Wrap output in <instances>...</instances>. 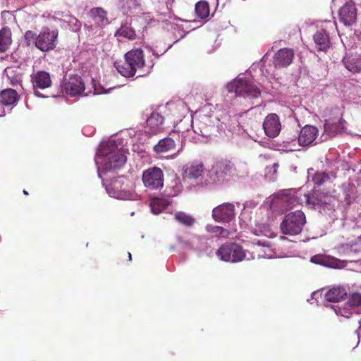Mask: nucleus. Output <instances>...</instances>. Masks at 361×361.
Here are the masks:
<instances>
[{
  "instance_id": "1",
  "label": "nucleus",
  "mask_w": 361,
  "mask_h": 361,
  "mask_svg": "<svg viewBox=\"0 0 361 361\" xmlns=\"http://www.w3.org/2000/svg\"><path fill=\"white\" fill-rule=\"evenodd\" d=\"M290 200V205L305 202L310 207L315 208L317 207L319 209H326L327 211L334 210L336 202L335 197L315 189L310 194H306L302 191V189H300L293 194Z\"/></svg>"
},
{
  "instance_id": "2",
  "label": "nucleus",
  "mask_w": 361,
  "mask_h": 361,
  "mask_svg": "<svg viewBox=\"0 0 361 361\" xmlns=\"http://www.w3.org/2000/svg\"><path fill=\"white\" fill-rule=\"evenodd\" d=\"M305 223V214L301 210H296L285 216L280 228L285 235H296L301 233Z\"/></svg>"
},
{
  "instance_id": "3",
  "label": "nucleus",
  "mask_w": 361,
  "mask_h": 361,
  "mask_svg": "<svg viewBox=\"0 0 361 361\" xmlns=\"http://www.w3.org/2000/svg\"><path fill=\"white\" fill-rule=\"evenodd\" d=\"M229 92H234L235 96H240L249 99L258 98L261 91L258 87L249 80L238 78L227 86Z\"/></svg>"
},
{
  "instance_id": "4",
  "label": "nucleus",
  "mask_w": 361,
  "mask_h": 361,
  "mask_svg": "<svg viewBox=\"0 0 361 361\" xmlns=\"http://www.w3.org/2000/svg\"><path fill=\"white\" fill-rule=\"evenodd\" d=\"M238 168V169L231 160L228 159H221L215 162L212 166V171L216 174L218 178H224L227 176L236 177L247 176L248 172L245 165H240Z\"/></svg>"
},
{
  "instance_id": "5",
  "label": "nucleus",
  "mask_w": 361,
  "mask_h": 361,
  "mask_svg": "<svg viewBox=\"0 0 361 361\" xmlns=\"http://www.w3.org/2000/svg\"><path fill=\"white\" fill-rule=\"evenodd\" d=\"M216 255L227 262L236 263L243 261L246 257L245 251L243 247L235 243H226L216 251Z\"/></svg>"
},
{
  "instance_id": "6",
  "label": "nucleus",
  "mask_w": 361,
  "mask_h": 361,
  "mask_svg": "<svg viewBox=\"0 0 361 361\" xmlns=\"http://www.w3.org/2000/svg\"><path fill=\"white\" fill-rule=\"evenodd\" d=\"M144 185L150 190L161 189L164 186V173L157 166L150 167L142 173Z\"/></svg>"
},
{
  "instance_id": "7",
  "label": "nucleus",
  "mask_w": 361,
  "mask_h": 361,
  "mask_svg": "<svg viewBox=\"0 0 361 361\" xmlns=\"http://www.w3.org/2000/svg\"><path fill=\"white\" fill-rule=\"evenodd\" d=\"M57 37V30H50L47 29L38 35L36 41V47L44 52L52 50L56 47Z\"/></svg>"
},
{
  "instance_id": "8",
  "label": "nucleus",
  "mask_w": 361,
  "mask_h": 361,
  "mask_svg": "<svg viewBox=\"0 0 361 361\" xmlns=\"http://www.w3.org/2000/svg\"><path fill=\"white\" fill-rule=\"evenodd\" d=\"M31 82L35 94L38 97H44L37 89H47L51 86L50 74L44 71H39L31 75Z\"/></svg>"
},
{
  "instance_id": "9",
  "label": "nucleus",
  "mask_w": 361,
  "mask_h": 361,
  "mask_svg": "<svg viewBox=\"0 0 361 361\" xmlns=\"http://www.w3.org/2000/svg\"><path fill=\"white\" fill-rule=\"evenodd\" d=\"M328 25L332 27L331 21L322 23L313 36L315 48L318 51H326L330 47V38L326 30Z\"/></svg>"
},
{
  "instance_id": "10",
  "label": "nucleus",
  "mask_w": 361,
  "mask_h": 361,
  "mask_svg": "<svg viewBox=\"0 0 361 361\" xmlns=\"http://www.w3.org/2000/svg\"><path fill=\"white\" fill-rule=\"evenodd\" d=\"M63 90L67 94L75 97L80 95L85 90V84L79 75H71L63 84Z\"/></svg>"
},
{
  "instance_id": "11",
  "label": "nucleus",
  "mask_w": 361,
  "mask_h": 361,
  "mask_svg": "<svg viewBox=\"0 0 361 361\" xmlns=\"http://www.w3.org/2000/svg\"><path fill=\"white\" fill-rule=\"evenodd\" d=\"M234 216V206L231 203H224L219 205L212 211V217L218 222H229Z\"/></svg>"
},
{
  "instance_id": "12",
  "label": "nucleus",
  "mask_w": 361,
  "mask_h": 361,
  "mask_svg": "<svg viewBox=\"0 0 361 361\" xmlns=\"http://www.w3.org/2000/svg\"><path fill=\"white\" fill-rule=\"evenodd\" d=\"M263 128L265 134L269 137H276L281 130L279 116L276 114H269L264 118Z\"/></svg>"
},
{
  "instance_id": "13",
  "label": "nucleus",
  "mask_w": 361,
  "mask_h": 361,
  "mask_svg": "<svg viewBox=\"0 0 361 361\" xmlns=\"http://www.w3.org/2000/svg\"><path fill=\"white\" fill-rule=\"evenodd\" d=\"M357 9L355 4L350 1L345 4L338 11L339 20L345 25H351L356 22Z\"/></svg>"
},
{
  "instance_id": "14",
  "label": "nucleus",
  "mask_w": 361,
  "mask_h": 361,
  "mask_svg": "<svg viewBox=\"0 0 361 361\" xmlns=\"http://www.w3.org/2000/svg\"><path fill=\"white\" fill-rule=\"evenodd\" d=\"M294 56L292 49H280L274 56L273 64L276 68H286L292 63Z\"/></svg>"
},
{
  "instance_id": "15",
  "label": "nucleus",
  "mask_w": 361,
  "mask_h": 361,
  "mask_svg": "<svg viewBox=\"0 0 361 361\" xmlns=\"http://www.w3.org/2000/svg\"><path fill=\"white\" fill-rule=\"evenodd\" d=\"M88 16L93 23L92 26H94L96 28H104L109 24L107 11L102 7L91 8L88 12Z\"/></svg>"
},
{
  "instance_id": "16",
  "label": "nucleus",
  "mask_w": 361,
  "mask_h": 361,
  "mask_svg": "<svg viewBox=\"0 0 361 361\" xmlns=\"http://www.w3.org/2000/svg\"><path fill=\"white\" fill-rule=\"evenodd\" d=\"M164 122V116L157 111H153L147 119L146 133L154 135L162 130Z\"/></svg>"
},
{
  "instance_id": "17",
  "label": "nucleus",
  "mask_w": 361,
  "mask_h": 361,
  "mask_svg": "<svg viewBox=\"0 0 361 361\" xmlns=\"http://www.w3.org/2000/svg\"><path fill=\"white\" fill-rule=\"evenodd\" d=\"M318 136V130L313 126L306 125L300 130L298 136V143L300 146L311 145Z\"/></svg>"
},
{
  "instance_id": "18",
  "label": "nucleus",
  "mask_w": 361,
  "mask_h": 361,
  "mask_svg": "<svg viewBox=\"0 0 361 361\" xmlns=\"http://www.w3.org/2000/svg\"><path fill=\"white\" fill-rule=\"evenodd\" d=\"M129 181L124 177H118L111 183L112 190L116 198L124 199L130 196Z\"/></svg>"
},
{
  "instance_id": "19",
  "label": "nucleus",
  "mask_w": 361,
  "mask_h": 361,
  "mask_svg": "<svg viewBox=\"0 0 361 361\" xmlns=\"http://www.w3.org/2000/svg\"><path fill=\"white\" fill-rule=\"evenodd\" d=\"M124 59L132 63L133 67L135 68L136 71L142 68L145 65L144 52L140 48L128 51L124 55Z\"/></svg>"
},
{
  "instance_id": "20",
  "label": "nucleus",
  "mask_w": 361,
  "mask_h": 361,
  "mask_svg": "<svg viewBox=\"0 0 361 361\" xmlns=\"http://www.w3.org/2000/svg\"><path fill=\"white\" fill-rule=\"evenodd\" d=\"M176 148L175 140L170 136L161 139L153 147V151L158 155L163 157L165 154L174 151Z\"/></svg>"
},
{
  "instance_id": "21",
  "label": "nucleus",
  "mask_w": 361,
  "mask_h": 361,
  "mask_svg": "<svg viewBox=\"0 0 361 361\" xmlns=\"http://www.w3.org/2000/svg\"><path fill=\"white\" fill-rule=\"evenodd\" d=\"M204 172V166L202 162L193 161L185 169V176L188 180H197Z\"/></svg>"
},
{
  "instance_id": "22",
  "label": "nucleus",
  "mask_w": 361,
  "mask_h": 361,
  "mask_svg": "<svg viewBox=\"0 0 361 361\" xmlns=\"http://www.w3.org/2000/svg\"><path fill=\"white\" fill-rule=\"evenodd\" d=\"M126 162V157L120 152L111 153L108 157L105 163V169L107 170H115L122 167Z\"/></svg>"
},
{
  "instance_id": "23",
  "label": "nucleus",
  "mask_w": 361,
  "mask_h": 361,
  "mask_svg": "<svg viewBox=\"0 0 361 361\" xmlns=\"http://www.w3.org/2000/svg\"><path fill=\"white\" fill-rule=\"evenodd\" d=\"M343 63L346 69L353 73L361 71V56L357 54H347L343 59Z\"/></svg>"
},
{
  "instance_id": "24",
  "label": "nucleus",
  "mask_w": 361,
  "mask_h": 361,
  "mask_svg": "<svg viewBox=\"0 0 361 361\" xmlns=\"http://www.w3.org/2000/svg\"><path fill=\"white\" fill-rule=\"evenodd\" d=\"M12 33L8 27L0 30V53H4L9 49L12 44Z\"/></svg>"
},
{
  "instance_id": "25",
  "label": "nucleus",
  "mask_w": 361,
  "mask_h": 361,
  "mask_svg": "<svg viewBox=\"0 0 361 361\" xmlns=\"http://www.w3.org/2000/svg\"><path fill=\"white\" fill-rule=\"evenodd\" d=\"M114 66L118 72L126 78H130L135 75V68L128 60L115 62Z\"/></svg>"
},
{
  "instance_id": "26",
  "label": "nucleus",
  "mask_w": 361,
  "mask_h": 361,
  "mask_svg": "<svg viewBox=\"0 0 361 361\" xmlns=\"http://www.w3.org/2000/svg\"><path fill=\"white\" fill-rule=\"evenodd\" d=\"M347 295L346 290L343 287H334L326 292L324 297L327 301L338 302Z\"/></svg>"
},
{
  "instance_id": "27",
  "label": "nucleus",
  "mask_w": 361,
  "mask_h": 361,
  "mask_svg": "<svg viewBox=\"0 0 361 361\" xmlns=\"http://www.w3.org/2000/svg\"><path fill=\"white\" fill-rule=\"evenodd\" d=\"M18 100V94L15 90L8 88L0 92V102L6 106L12 105Z\"/></svg>"
},
{
  "instance_id": "28",
  "label": "nucleus",
  "mask_w": 361,
  "mask_h": 361,
  "mask_svg": "<svg viewBox=\"0 0 361 361\" xmlns=\"http://www.w3.org/2000/svg\"><path fill=\"white\" fill-rule=\"evenodd\" d=\"M191 250L203 252L207 249V242L204 237L195 235L191 241L185 243Z\"/></svg>"
},
{
  "instance_id": "29",
  "label": "nucleus",
  "mask_w": 361,
  "mask_h": 361,
  "mask_svg": "<svg viewBox=\"0 0 361 361\" xmlns=\"http://www.w3.org/2000/svg\"><path fill=\"white\" fill-rule=\"evenodd\" d=\"M195 11L196 16L200 19H204L209 16V5L207 1H200L195 4Z\"/></svg>"
},
{
  "instance_id": "30",
  "label": "nucleus",
  "mask_w": 361,
  "mask_h": 361,
  "mask_svg": "<svg viewBox=\"0 0 361 361\" xmlns=\"http://www.w3.org/2000/svg\"><path fill=\"white\" fill-rule=\"evenodd\" d=\"M174 218L176 221L187 227L192 226L195 223V219L192 216L183 212L176 213Z\"/></svg>"
},
{
  "instance_id": "31",
  "label": "nucleus",
  "mask_w": 361,
  "mask_h": 361,
  "mask_svg": "<svg viewBox=\"0 0 361 361\" xmlns=\"http://www.w3.org/2000/svg\"><path fill=\"white\" fill-rule=\"evenodd\" d=\"M116 37H123L133 40L136 38L135 31L129 25H122L115 33Z\"/></svg>"
},
{
  "instance_id": "32",
  "label": "nucleus",
  "mask_w": 361,
  "mask_h": 361,
  "mask_svg": "<svg viewBox=\"0 0 361 361\" xmlns=\"http://www.w3.org/2000/svg\"><path fill=\"white\" fill-rule=\"evenodd\" d=\"M329 180V176L324 172L316 173L312 178V180L314 184L319 186L323 185L326 182H328Z\"/></svg>"
},
{
  "instance_id": "33",
  "label": "nucleus",
  "mask_w": 361,
  "mask_h": 361,
  "mask_svg": "<svg viewBox=\"0 0 361 361\" xmlns=\"http://www.w3.org/2000/svg\"><path fill=\"white\" fill-rule=\"evenodd\" d=\"M165 207L166 205L162 200L154 199L151 202V208L154 214H159Z\"/></svg>"
},
{
  "instance_id": "34",
  "label": "nucleus",
  "mask_w": 361,
  "mask_h": 361,
  "mask_svg": "<svg viewBox=\"0 0 361 361\" xmlns=\"http://www.w3.org/2000/svg\"><path fill=\"white\" fill-rule=\"evenodd\" d=\"M348 304L351 307H359L361 305V293H353L348 299Z\"/></svg>"
},
{
  "instance_id": "35",
  "label": "nucleus",
  "mask_w": 361,
  "mask_h": 361,
  "mask_svg": "<svg viewBox=\"0 0 361 361\" xmlns=\"http://www.w3.org/2000/svg\"><path fill=\"white\" fill-rule=\"evenodd\" d=\"M37 36L38 35H37V34L32 30L26 31L25 33L24 37H25V40L26 42L27 45L30 46L32 43H35V44L36 45V41L37 39Z\"/></svg>"
},
{
  "instance_id": "36",
  "label": "nucleus",
  "mask_w": 361,
  "mask_h": 361,
  "mask_svg": "<svg viewBox=\"0 0 361 361\" xmlns=\"http://www.w3.org/2000/svg\"><path fill=\"white\" fill-rule=\"evenodd\" d=\"M211 231L216 235L223 238H228L230 234V232L228 230L221 226H214L212 228Z\"/></svg>"
},
{
  "instance_id": "37",
  "label": "nucleus",
  "mask_w": 361,
  "mask_h": 361,
  "mask_svg": "<svg viewBox=\"0 0 361 361\" xmlns=\"http://www.w3.org/2000/svg\"><path fill=\"white\" fill-rule=\"evenodd\" d=\"M327 258L323 255H314L311 258V262L319 264H325L327 262Z\"/></svg>"
},
{
  "instance_id": "38",
  "label": "nucleus",
  "mask_w": 361,
  "mask_h": 361,
  "mask_svg": "<svg viewBox=\"0 0 361 361\" xmlns=\"http://www.w3.org/2000/svg\"><path fill=\"white\" fill-rule=\"evenodd\" d=\"M279 168V164L274 163L271 167H267L269 169V173H272L273 174L277 173V169Z\"/></svg>"
},
{
  "instance_id": "39",
  "label": "nucleus",
  "mask_w": 361,
  "mask_h": 361,
  "mask_svg": "<svg viewBox=\"0 0 361 361\" xmlns=\"http://www.w3.org/2000/svg\"><path fill=\"white\" fill-rule=\"evenodd\" d=\"M128 258H129V261H131L132 260V255H131V253L130 252H128Z\"/></svg>"
},
{
  "instance_id": "40",
  "label": "nucleus",
  "mask_w": 361,
  "mask_h": 361,
  "mask_svg": "<svg viewBox=\"0 0 361 361\" xmlns=\"http://www.w3.org/2000/svg\"><path fill=\"white\" fill-rule=\"evenodd\" d=\"M23 192L24 195H28V192L27 190H23Z\"/></svg>"
},
{
  "instance_id": "41",
  "label": "nucleus",
  "mask_w": 361,
  "mask_h": 361,
  "mask_svg": "<svg viewBox=\"0 0 361 361\" xmlns=\"http://www.w3.org/2000/svg\"><path fill=\"white\" fill-rule=\"evenodd\" d=\"M326 128H327V124L326 123L324 124V130L325 132H326Z\"/></svg>"
},
{
  "instance_id": "42",
  "label": "nucleus",
  "mask_w": 361,
  "mask_h": 361,
  "mask_svg": "<svg viewBox=\"0 0 361 361\" xmlns=\"http://www.w3.org/2000/svg\"><path fill=\"white\" fill-rule=\"evenodd\" d=\"M96 89L94 90V94H96Z\"/></svg>"
},
{
  "instance_id": "43",
  "label": "nucleus",
  "mask_w": 361,
  "mask_h": 361,
  "mask_svg": "<svg viewBox=\"0 0 361 361\" xmlns=\"http://www.w3.org/2000/svg\"><path fill=\"white\" fill-rule=\"evenodd\" d=\"M3 111L0 114V116H3Z\"/></svg>"
}]
</instances>
